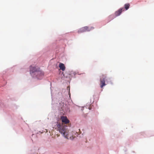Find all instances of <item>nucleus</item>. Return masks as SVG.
<instances>
[{
    "mask_svg": "<svg viewBox=\"0 0 154 154\" xmlns=\"http://www.w3.org/2000/svg\"><path fill=\"white\" fill-rule=\"evenodd\" d=\"M57 127L59 131L62 134H63V136L67 139H72L73 137L71 136V135L68 133V131H67L66 127V126L63 124H60V123H57L56 124Z\"/></svg>",
    "mask_w": 154,
    "mask_h": 154,
    "instance_id": "f257e3e1",
    "label": "nucleus"
},
{
    "mask_svg": "<svg viewBox=\"0 0 154 154\" xmlns=\"http://www.w3.org/2000/svg\"><path fill=\"white\" fill-rule=\"evenodd\" d=\"M30 72L31 74L33 72H35V74L37 75L38 79H40V78L39 77L40 76H42L44 74V73L43 72L39 71L36 67L32 66H31L30 67Z\"/></svg>",
    "mask_w": 154,
    "mask_h": 154,
    "instance_id": "f03ea898",
    "label": "nucleus"
},
{
    "mask_svg": "<svg viewBox=\"0 0 154 154\" xmlns=\"http://www.w3.org/2000/svg\"><path fill=\"white\" fill-rule=\"evenodd\" d=\"M94 28L93 27H89L87 26H85L81 28L78 31L79 33H80L86 31H89L93 29Z\"/></svg>",
    "mask_w": 154,
    "mask_h": 154,
    "instance_id": "7ed1b4c3",
    "label": "nucleus"
},
{
    "mask_svg": "<svg viewBox=\"0 0 154 154\" xmlns=\"http://www.w3.org/2000/svg\"><path fill=\"white\" fill-rule=\"evenodd\" d=\"M106 77L105 75H102L100 78V86L101 88L106 85L105 83V80L106 81Z\"/></svg>",
    "mask_w": 154,
    "mask_h": 154,
    "instance_id": "20e7f679",
    "label": "nucleus"
},
{
    "mask_svg": "<svg viewBox=\"0 0 154 154\" xmlns=\"http://www.w3.org/2000/svg\"><path fill=\"white\" fill-rule=\"evenodd\" d=\"M61 119L63 123L65 124H67L69 123V121L65 116H62L61 118Z\"/></svg>",
    "mask_w": 154,
    "mask_h": 154,
    "instance_id": "39448f33",
    "label": "nucleus"
},
{
    "mask_svg": "<svg viewBox=\"0 0 154 154\" xmlns=\"http://www.w3.org/2000/svg\"><path fill=\"white\" fill-rule=\"evenodd\" d=\"M124 11L123 8H121L119 9L118 11H116L115 13V15L116 16H118L121 13L122 11Z\"/></svg>",
    "mask_w": 154,
    "mask_h": 154,
    "instance_id": "423d86ee",
    "label": "nucleus"
},
{
    "mask_svg": "<svg viewBox=\"0 0 154 154\" xmlns=\"http://www.w3.org/2000/svg\"><path fill=\"white\" fill-rule=\"evenodd\" d=\"M59 67L60 69H61L62 71H64L65 70V67L63 64L60 63L59 64Z\"/></svg>",
    "mask_w": 154,
    "mask_h": 154,
    "instance_id": "0eeeda50",
    "label": "nucleus"
},
{
    "mask_svg": "<svg viewBox=\"0 0 154 154\" xmlns=\"http://www.w3.org/2000/svg\"><path fill=\"white\" fill-rule=\"evenodd\" d=\"M125 7L126 10H128L130 6V5L128 3L126 4L125 5Z\"/></svg>",
    "mask_w": 154,
    "mask_h": 154,
    "instance_id": "6e6552de",
    "label": "nucleus"
}]
</instances>
